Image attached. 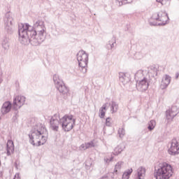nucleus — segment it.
I'll use <instances>...</instances> for the list:
<instances>
[{
	"mask_svg": "<svg viewBox=\"0 0 179 179\" xmlns=\"http://www.w3.org/2000/svg\"><path fill=\"white\" fill-rule=\"evenodd\" d=\"M45 27L44 22L41 20H34V25L26 24H18L19 41L21 44L27 45L31 44L36 47L45 40Z\"/></svg>",
	"mask_w": 179,
	"mask_h": 179,
	"instance_id": "f257e3e1",
	"label": "nucleus"
},
{
	"mask_svg": "<svg viewBox=\"0 0 179 179\" xmlns=\"http://www.w3.org/2000/svg\"><path fill=\"white\" fill-rule=\"evenodd\" d=\"M52 131L58 132L59 125H61L64 132H69L76 125V118L73 115H64L62 118L59 117V114H55L50 120Z\"/></svg>",
	"mask_w": 179,
	"mask_h": 179,
	"instance_id": "f03ea898",
	"label": "nucleus"
},
{
	"mask_svg": "<svg viewBox=\"0 0 179 179\" xmlns=\"http://www.w3.org/2000/svg\"><path fill=\"white\" fill-rule=\"evenodd\" d=\"M173 176V166L167 162L155 167L154 177L156 179H170Z\"/></svg>",
	"mask_w": 179,
	"mask_h": 179,
	"instance_id": "7ed1b4c3",
	"label": "nucleus"
},
{
	"mask_svg": "<svg viewBox=\"0 0 179 179\" xmlns=\"http://www.w3.org/2000/svg\"><path fill=\"white\" fill-rule=\"evenodd\" d=\"M41 135H48L47 128L43 124H39V126H36V128L31 130V134L28 135L31 145L36 146L35 142L41 138Z\"/></svg>",
	"mask_w": 179,
	"mask_h": 179,
	"instance_id": "20e7f679",
	"label": "nucleus"
},
{
	"mask_svg": "<svg viewBox=\"0 0 179 179\" xmlns=\"http://www.w3.org/2000/svg\"><path fill=\"white\" fill-rule=\"evenodd\" d=\"M77 61L80 66V71L83 73L87 72V64H89V54L85 50H80L77 53Z\"/></svg>",
	"mask_w": 179,
	"mask_h": 179,
	"instance_id": "39448f33",
	"label": "nucleus"
},
{
	"mask_svg": "<svg viewBox=\"0 0 179 179\" xmlns=\"http://www.w3.org/2000/svg\"><path fill=\"white\" fill-rule=\"evenodd\" d=\"M53 81L56 89L59 92L60 94L63 96V99H66L68 93H69V88L65 85L64 81H62L57 74L53 76Z\"/></svg>",
	"mask_w": 179,
	"mask_h": 179,
	"instance_id": "423d86ee",
	"label": "nucleus"
},
{
	"mask_svg": "<svg viewBox=\"0 0 179 179\" xmlns=\"http://www.w3.org/2000/svg\"><path fill=\"white\" fill-rule=\"evenodd\" d=\"M152 83V78L150 75L143 76L141 80H139L136 84V88L138 92H146L149 89V85Z\"/></svg>",
	"mask_w": 179,
	"mask_h": 179,
	"instance_id": "0eeeda50",
	"label": "nucleus"
},
{
	"mask_svg": "<svg viewBox=\"0 0 179 179\" xmlns=\"http://www.w3.org/2000/svg\"><path fill=\"white\" fill-rule=\"evenodd\" d=\"M13 22V17L10 16L9 13H7L5 15L4 17V24H5V30L8 34H12L13 33V28H12V24Z\"/></svg>",
	"mask_w": 179,
	"mask_h": 179,
	"instance_id": "6e6552de",
	"label": "nucleus"
},
{
	"mask_svg": "<svg viewBox=\"0 0 179 179\" xmlns=\"http://www.w3.org/2000/svg\"><path fill=\"white\" fill-rule=\"evenodd\" d=\"M168 153L171 155V156L179 155V142L177 139L174 138L171 141V146L168 150Z\"/></svg>",
	"mask_w": 179,
	"mask_h": 179,
	"instance_id": "1a4fd4ad",
	"label": "nucleus"
},
{
	"mask_svg": "<svg viewBox=\"0 0 179 179\" xmlns=\"http://www.w3.org/2000/svg\"><path fill=\"white\" fill-rule=\"evenodd\" d=\"M26 101V97L24 96L18 95L13 99V106L14 110H19Z\"/></svg>",
	"mask_w": 179,
	"mask_h": 179,
	"instance_id": "9d476101",
	"label": "nucleus"
},
{
	"mask_svg": "<svg viewBox=\"0 0 179 179\" xmlns=\"http://www.w3.org/2000/svg\"><path fill=\"white\" fill-rule=\"evenodd\" d=\"M177 114H178V110L176 106H173L171 109L167 110L166 111V117L168 122L172 121L174 117L177 116Z\"/></svg>",
	"mask_w": 179,
	"mask_h": 179,
	"instance_id": "9b49d317",
	"label": "nucleus"
},
{
	"mask_svg": "<svg viewBox=\"0 0 179 179\" xmlns=\"http://www.w3.org/2000/svg\"><path fill=\"white\" fill-rule=\"evenodd\" d=\"M150 26H166V22L158 23L159 22V15L157 13L152 14V17L148 20Z\"/></svg>",
	"mask_w": 179,
	"mask_h": 179,
	"instance_id": "f8f14e48",
	"label": "nucleus"
},
{
	"mask_svg": "<svg viewBox=\"0 0 179 179\" xmlns=\"http://www.w3.org/2000/svg\"><path fill=\"white\" fill-rule=\"evenodd\" d=\"M158 14V19L159 22H162L159 23H169V20H170V18L169 17V14L166 13L165 11H159L157 13Z\"/></svg>",
	"mask_w": 179,
	"mask_h": 179,
	"instance_id": "ddd939ff",
	"label": "nucleus"
},
{
	"mask_svg": "<svg viewBox=\"0 0 179 179\" xmlns=\"http://www.w3.org/2000/svg\"><path fill=\"white\" fill-rule=\"evenodd\" d=\"M10 110H12V103L9 101H7L3 103L1 108V112L3 115H5V114L10 113Z\"/></svg>",
	"mask_w": 179,
	"mask_h": 179,
	"instance_id": "4468645a",
	"label": "nucleus"
},
{
	"mask_svg": "<svg viewBox=\"0 0 179 179\" xmlns=\"http://www.w3.org/2000/svg\"><path fill=\"white\" fill-rule=\"evenodd\" d=\"M171 82V77L169 75H165L162 78V80L161 83V89H162V90H164V89H167Z\"/></svg>",
	"mask_w": 179,
	"mask_h": 179,
	"instance_id": "2eb2a0df",
	"label": "nucleus"
},
{
	"mask_svg": "<svg viewBox=\"0 0 179 179\" xmlns=\"http://www.w3.org/2000/svg\"><path fill=\"white\" fill-rule=\"evenodd\" d=\"M119 80L123 85H127L131 80V77L128 73H119Z\"/></svg>",
	"mask_w": 179,
	"mask_h": 179,
	"instance_id": "dca6fc26",
	"label": "nucleus"
},
{
	"mask_svg": "<svg viewBox=\"0 0 179 179\" xmlns=\"http://www.w3.org/2000/svg\"><path fill=\"white\" fill-rule=\"evenodd\" d=\"M7 156H10L15 152V144L12 140H8L6 144Z\"/></svg>",
	"mask_w": 179,
	"mask_h": 179,
	"instance_id": "f3484780",
	"label": "nucleus"
},
{
	"mask_svg": "<svg viewBox=\"0 0 179 179\" xmlns=\"http://www.w3.org/2000/svg\"><path fill=\"white\" fill-rule=\"evenodd\" d=\"M124 149H125V145H124V144H120L115 148L113 153L115 156H118V155L122 153Z\"/></svg>",
	"mask_w": 179,
	"mask_h": 179,
	"instance_id": "a211bd4d",
	"label": "nucleus"
},
{
	"mask_svg": "<svg viewBox=\"0 0 179 179\" xmlns=\"http://www.w3.org/2000/svg\"><path fill=\"white\" fill-rule=\"evenodd\" d=\"M145 174H146V169L143 166H141L137 169V178L138 179H142V178L145 177Z\"/></svg>",
	"mask_w": 179,
	"mask_h": 179,
	"instance_id": "6ab92c4d",
	"label": "nucleus"
},
{
	"mask_svg": "<svg viewBox=\"0 0 179 179\" xmlns=\"http://www.w3.org/2000/svg\"><path fill=\"white\" fill-rule=\"evenodd\" d=\"M134 0H116V3L118 6H122V5H127V3H132Z\"/></svg>",
	"mask_w": 179,
	"mask_h": 179,
	"instance_id": "aec40b11",
	"label": "nucleus"
},
{
	"mask_svg": "<svg viewBox=\"0 0 179 179\" xmlns=\"http://www.w3.org/2000/svg\"><path fill=\"white\" fill-rule=\"evenodd\" d=\"M132 171H134V170L132 169H127L122 174V179H129V177L131 176V174H132Z\"/></svg>",
	"mask_w": 179,
	"mask_h": 179,
	"instance_id": "412c9836",
	"label": "nucleus"
},
{
	"mask_svg": "<svg viewBox=\"0 0 179 179\" xmlns=\"http://www.w3.org/2000/svg\"><path fill=\"white\" fill-rule=\"evenodd\" d=\"M150 71L153 73V78H155V76H157V69L153 66H151L148 68V72L147 75H149L150 76V73H152V72H150Z\"/></svg>",
	"mask_w": 179,
	"mask_h": 179,
	"instance_id": "4be33fe9",
	"label": "nucleus"
},
{
	"mask_svg": "<svg viewBox=\"0 0 179 179\" xmlns=\"http://www.w3.org/2000/svg\"><path fill=\"white\" fill-rule=\"evenodd\" d=\"M118 110V104L115 101H112L111 102V106H110V111L112 112V114L113 113H117Z\"/></svg>",
	"mask_w": 179,
	"mask_h": 179,
	"instance_id": "5701e85b",
	"label": "nucleus"
},
{
	"mask_svg": "<svg viewBox=\"0 0 179 179\" xmlns=\"http://www.w3.org/2000/svg\"><path fill=\"white\" fill-rule=\"evenodd\" d=\"M155 126L156 122L155 120H150L148 126V131H153V129H155Z\"/></svg>",
	"mask_w": 179,
	"mask_h": 179,
	"instance_id": "b1692460",
	"label": "nucleus"
},
{
	"mask_svg": "<svg viewBox=\"0 0 179 179\" xmlns=\"http://www.w3.org/2000/svg\"><path fill=\"white\" fill-rule=\"evenodd\" d=\"M9 41L8 40V38H5L3 39V42H2V47L3 48H4L5 50H9Z\"/></svg>",
	"mask_w": 179,
	"mask_h": 179,
	"instance_id": "393cba45",
	"label": "nucleus"
},
{
	"mask_svg": "<svg viewBox=\"0 0 179 179\" xmlns=\"http://www.w3.org/2000/svg\"><path fill=\"white\" fill-rule=\"evenodd\" d=\"M92 164H93V161H92V159H88L85 161V167L87 170L90 169V167H92Z\"/></svg>",
	"mask_w": 179,
	"mask_h": 179,
	"instance_id": "a878e982",
	"label": "nucleus"
},
{
	"mask_svg": "<svg viewBox=\"0 0 179 179\" xmlns=\"http://www.w3.org/2000/svg\"><path fill=\"white\" fill-rule=\"evenodd\" d=\"M117 132L120 138H124L125 136V129L124 127L119 128Z\"/></svg>",
	"mask_w": 179,
	"mask_h": 179,
	"instance_id": "bb28decb",
	"label": "nucleus"
},
{
	"mask_svg": "<svg viewBox=\"0 0 179 179\" xmlns=\"http://www.w3.org/2000/svg\"><path fill=\"white\" fill-rule=\"evenodd\" d=\"M124 162H117L115 166L114 173H117L118 170L121 169V166Z\"/></svg>",
	"mask_w": 179,
	"mask_h": 179,
	"instance_id": "cd10ccee",
	"label": "nucleus"
},
{
	"mask_svg": "<svg viewBox=\"0 0 179 179\" xmlns=\"http://www.w3.org/2000/svg\"><path fill=\"white\" fill-rule=\"evenodd\" d=\"M47 136H48V135H45V134H42L41 136V141L42 142V145H44V143H45V142H47Z\"/></svg>",
	"mask_w": 179,
	"mask_h": 179,
	"instance_id": "c85d7f7f",
	"label": "nucleus"
},
{
	"mask_svg": "<svg viewBox=\"0 0 179 179\" xmlns=\"http://www.w3.org/2000/svg\"><path fill=\"white\" fill-rule=\"evenodd\" d=\"M90 148H94V143H93V141H90V142L85 143V149H89Z\"/></svg>",
	"mask_w": 179,
	"mask_h": 179,
	"instance_id": "c756f323",
	"label": "nucleus"
},
{
	"mask_svg": "<svg viewBox=\"0 0 179 179\" xmlns=\"http://www.w3.org/2000/svg\"><path fill=\"white\" fill-rule=\"evenodd\" d=\"M111 45L109 48V50H113L114 48V44H115L116 43V41H115V37H113L112 39H111Z\"/></svg>",
	"mask_w": 179,
	"mask_h": 179,
	"instance_id": "7c9ffc66",
	"label": "nucleus"
},
{
	"mask_svg": "<svg viewBox=\"0 0 179 179\" xmlns=\"http://www.w3.org/2000/svg\"><path fill=\"white\" fill-rule=\"evenodd\" d=\"M105 116H106V111L101 109H99V117H100L101 118H104Z\"/></svg>",
	"mask_w": 179,
	"mask_h": 179,
	"instance_id": "2f4dec72",
	"label": "nucleus"
},
{
	"mask_svg": "<svg viewBox=\"0 0 179 179\" xmlns=\"http://www.w3.org/2000/svg\"><path fill=\"white\" fill-rule=\"evenodd\" d=\"M171 0H157V2H159L162 5H166L168 2H170Z\"/></svg>",
	"mask_w": 179,
	"mask_h": 179,
	"instance_id": "473e14b6",
	"label": "nucleus"
},
{
	"mask_svg": "<svg viewBox=\"0 0 179 179\" xmlns=\"http://www.w3.org/2000/svg\"><path fill=\"white\" fill-rule=\"evenodd\" d=\"M110 120H111L110 117H107L106 119V127H111V123L110 122Z\"/></svg>",
	"mask_w": 179,
	"mask_h": 179,
	"instance_id": "72a5a7b5",
	"label": "nucleus"
},
{
	"mask_svg": "<svg viewBox=\"0 0 179 179\" xmlns=\"http://www.w3.org/2000/svg\"><path fill=\"white\" fill-rule=\"evenodd\" d=\"M37 143H36L35 146H41L43 145V141H41V139L39 138V140L36 141Z\"/></svg>",
	"mask_w": 179,
	"mask_h": 179,
	"instance_id": "f704fd0d",
	"label": "nucleus"
},
{
	"mask_svg": "<svg viewBox=\"0 0 179 179\" xmlns=\"http://www.w3.org/2000/svg\"><path fill=\"white\" fill-rule=\"evenodd\" d=\"M111 44H113V43L111 42V40H110L108 41V43L107 44L108 50H110V47H111Z\"/></svg>",
	"mask_w": 179,
	"mask_h": 179,
	"instance_id": "c9c22d12",
	"label": "nucleus"
},
{
	"mask_svg": "<svg viewBox=\"0 0 179 179\" xmlns=\"http://www.w3.org/2000/svg\"><path fill=\"white\" fill-rule=\"evenodd\" d=\"M143 73V71L140 70L137 72V73L136 74V76H138L139 75H142Z\"/></svg>",
	"mask_w": 179,
	"mask_h": 179,
	"instance_id": "e433bc0d",
	"label": "nucleus"
},
{
	"mask_svg": "<svg viewBox=\"0 0 179 179\" xmlns=\"http://www.w3.org/2000/svg\"><path fill=\"white\" fill-rule=\"evenodd\" d=\"M106 108H107V106H106V103H105V104H103V105L102 106V107L100 108V110H102L104 111V110H106Z\"/></svg>",
	"mask_w": 179,
	"mask_h": 179,
	"instance_id": "4c0bfd02",
	"label": "nucleus"
},
{
	"mask_svg": "<svg viewBox=\"0 0 179 179\" xmlns=\"http://www.w3.org/2000/svg\"><path fill=\"white\" fill-rule=\"evenodd\" d=\"M104 162L106 163V164H108V163H110V159L108 158H104Z\"/></svg>",
	"mask_w": 179,
	"mask_h": 179,
	"instance_id": "58836bf2",
	"label": "nucleus"
},
{
	"mask_svg": "<svg viewBox=\"0 0 179 179\" xmlns=\"http://www.w3.org/2000/svg\"><path fill=\"white\" fill-rule=\"evenodd\" d=\"M17 120V114L15 113V115L13 117V121H16Z\"/></svg>",
	"mask_w": 179,
	"mask_h": 179,
	"instance_id": "ea45409f",
	"label": "nucleus"
},
{
	"mask_svg": "<svg viewBox=\"0 0 179 179\" xmlns=\"http://www.w3.org/2000/svg\"><path fill=\"white\" fill-rule=\"evenodd\" d=\"M81 149H83L84 150H86V144H82L80 145Z\"/></svg>",
	"mask_w": 179,
	"mask_h": 179,
	"instance_id": "a19ab883",
	"label": "nucleus"
},
{
	"mask_svg": "<svg viewBox=\"0 0 179 179\" xmlns=\"http://www.w3.org/2000/svg\"><path fill=\"white\" fill-rule=\"evenodd\" d=\"M179 77V73H176V79H178Z\"/></svg>",
	"mask_w": 179,
	"mask_h": 179,
	"instance_id": "79ce46f5",
	"label": "nucleus"
},
{
	"mask_svg": "<svg viewBox=\"0 0 179 179\" xmlns=\"http://www.w3.org/2000/svg\"><path fill=\"white\" fill-rule=\"evenodd\" d=\"M114 159V157H111L110 159H109V162H113V159Z\"/></svg>",
	"mask_w": 179,
	"mask_h": 179,
	"instance_id": "37998d69",
	"label": "nucleus"
},
{
	"mask_svg": "<svg viewBox=\"0 0 179 179\" xmlns=\"http://www.w3.org/2000/svg\"><path fill=\"white\" fill-rule=\"evenodd\" d=\"M0 120H1V117H0Z\"/></svg>",
	"mask_w": 179,
	"mask_h": 179,
	"instance_id": "c03bdc74",
	"label": "nucleus"
}]
</instances>
